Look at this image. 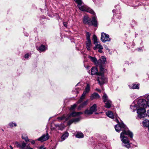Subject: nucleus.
<instances>
[{"instance_id": "nucleus-1", "label": "nucleus", "mask_w": 149, "mask_h": 149, "mask_svg": "<svg viewBox=\"0 0 149 149\" xmlns=\"http://www.w3.org/2000/svg\"><path fill=\"white\" fill-rule=\"evenodd\" d=\"M115 120L118 123V124L115 126L116 130L118 132H119L121 131H123V132L121 133L120 135V138L123 142V146L127 148H130L131 146L129 141L127 137L125 136V135H128L130 138H132L133 136V133L128 130L126 126L123 123H120L117 118L115 119Z\"/></svg>"}, {"instance_id": "nucleus-2", "label": "nucleus", "mask_w": 149, "mask_h": 149, "mask_svg": "<svg viewBox=\"0 0 149 149\" xmlns=\"http://www.w3.org/2000/svg\"><path fill=\"white\" fill-rule=\"evenodd\" d=\"M137 104L139 109L137 111L138 115L136 118L140 119L146 117V115L145 113L146 111L145 109L148 107L147 101L144 99H140L138 100Z\"/></svg>"}, {"instance_id": "nucleus-3", "label": "nucleus", "mask_w": 149, "mask_h": 149, "mask_svg": "<svg viewBox=\"0 0 149 149\" xmlns=\"http://www.w3.org/2000/svg\"><path fill=\"white\" fill-rule=\"evenodd\" d=\"M90 19L87 15L84 16L83 19V23L85 24H88L89 25H93L95 27L97 26V22L96 17L94 16L92 17L91 21H90Z\"/></svg>"}, {"instance_id": "nucleus-4", "label": "nucleus", "mask_w": 149, "mask_h": 149, "mask_svg": "<svg viewBox=\"0 0 149 149\" xmlns=\"http://www.w3.org/2000/svg\"><path fill=\"white\" fill-rule=\"evenodd\" d=\"M78 4V6L79 9L81 11H86L92 14H94V11L92 9L83 5L81 0H74Z\"/></svg>"}, {"instance_id": "nucleus-5", "label": "nucleus", "mask_w": 149, "mask_h": 149, "mask_svg": "<svg viewBox=\"0 0 149 149\" xmlns=\"http://www.w3.org/2000/svg\"><path fill=\"white\" fill-rule=\"evenodd\" d=\"M82 112H79L77 113L76 112H73L71 113L70 114L68 115L67 117H65V116H63L59 118L61 120H63L65 118V120H67L69 119V118L71 116L74 117L78 116L82 114Z\"/></svg>"}, {"instance_id": "nucleus-6", "label": "nucleus", "mask_w": 149, "mask_h": 149, "mask_svg": "<svg viewBox=\"0 0 149 149\" xmlns=\"http://www.w3.org/2000/svg\"><path fill=\"white\" fill-rule=\"evenodd\" d=\"M97 111V105L96 104H94L91 106L89 109H87L85 110L84 113L87 115H91Z\"/></svg>"}, {"instance_id": "nucleus-7", "label": "nucleus", "mask_w": 149, "mask_h": 149, "mask_svg": "<svg viewBox=\"0 0 149 149\" xmlns=\"http://www.w3.org/2000/svg\"><path fill=\"white\" fill-rule=\"evenodd\" d=\"M90 90V86L88 84H87L85 88V91L83 92V94L81 97L80 99L78 101L77 103H79L82 102L85 97V95L86 93H88Z\"/></svg>"}, {"instance_id": "nucleus-8", "label": "nucleus", "mask_w": 149, "mask_h": 149, "mask_svg": "<svg viewBox=\"0 0 149 149\" xmlns=\"http://www.w3.org/2000/svg\"><path fill=\"white\" fill-rule=\"evenodd\" d=\"M93 40L94 44L95 45V47H94L93 48L94 50H96L97 48L98 49H103L102 46L100 44L97 38H93Z\"/></svg>"}, {"instance_id": "nucleus-9", "label": "nucleus", "mask_w": 149, "mask_h": 149, "mask_svg": "<svg viewBox=\"0 0 149 149\" xmlns=\"http://www.w3.org/2000/svg\"><path fill=\"white\" fill-rule=\"evenodd\" d=\"M98 77L97 80L100 85H102L107 81L106 78L104 77V75H100Z\"/></svg>"}, {"instance_id": "nucleus-10", "label": "nucleus", "mask_w": 149, "mask_h": 149, "mask_svg": "<svg viewBox=\"0 0 149 149\" xmlns=\"http://www.w3.org/2000/svg\"><path fill=\"white\" fill-rule=\"evenodd\" d=\"M49 136L48 134L47 133L46 134L43 135L41 137L38 138V140L43 142L46 141L49 139Z\"/></svg>"}, {"instance_id": "nucleus-11", "label": "nucleus", "mask_w": 149, "mask_h": 149, "mask_svg": "<svg viewBox=\"0 0 149 149\" xmlns=\"http://www.w3.org/2000/svg\"><path fill=\"white\" fill-rule=\"evenodd\" d=\"M87 41L86 42V47L87 49L88 50H90L91 49V48L92 46L91 42L90 40V38H87Z\"/></svg>"}, {"instance_id": "nucleus-12", "label": "nucleus", "mask_w": 149, "mask_h": 149, "mask_svg": "<svg viewBox=\"0 0 149 149\" xmlns=\"http://www.w3.org/2000/svg\"><path fill=\"white\" fill-rule=\"evenodd\" d=\"M91 74L92 75H100V73H99L98 72L97 68L95 67H93L92 68L91 70Z\"/></svg>"}, {"instance_id": "nucleus-13", "label": "nucleus", "mask_w": 149, "mask_h": 149, "mask_svg": "<svg viewBox=\"0 0 149 149\" xmlns=\"http://www.w3.org/2000/svg\"><path fill=\"white\" fill-rule=\"evenodd\" d=\"M100 96L97 93H94L91 95L90 99L91 100L97 99L100 98Z\"/></svg>"}, {"instance_id": "nucleus-14", "label": "nucleus", "mask_w": 149, "mask_h": 149, "mask_svg": "<svg viewBox=\"0 0 149 149\" xmlns=\"http://www.w3.org/2000/svg\"><path fill=\"white\" fill-rule=\"evenodd\" d=\"M81 119L80 118H74L69 120L68 122V125H70L73 122H77Z\"/></svg>"}, {"instance_id": "nucleus-15", "label": "nucleus", "mask_w": 149, "mask_h": 149, "mask_svg": "<svg viewBox=\"0 0 149 149\" xmlns=\"http://www.w3.org/2000/svg\"><path fill=\"white\" fill-rule=\"evenodd\" d=\"M47 49V47H45V46L42 45L37 49L40 52H45Z\"/></svg>"}, {"instance_id": "nucleus-16", "label": "nucleus", "mask_w": 149, "mask_h": 149, "mask_svg": "<svg viewBox=\"0 0 149 149\" xmlns=\"http://www.w3.org/2000/svg\"><path fill=\"white\" fill-rule=\"evenodd\" d=\"M130 108L133 111H134L136 110H137L138 109H139L138 105L135 104L133 103L130 106Z\"/></svg>"}, {"instance_id": "nucleus-17", "label": "nucleus", "mask_w": 149, "mask_h": 149, "mask_svg": "<svg viewBox=\"0 0 149 149\" xmlns=\"http://www.w3.org/2000/svg\"><path fill=\"white\" fill-rule=\"evenodd\" d=\"M106 61V58L104 56H102L100 59L99 60L98 62L101 64H104Z\"/></svg>"}, {"instance_id": "nucleus-18", "label": "nucleus", "mask_w": 149, "mask_h": 149, "mask_svg": "<svg viewBox=\"0 0 149 149\" xmlns=\"http://www.w3.org/2000/svg\"><path fill=\"white\" fill-rule=\"evenodd\" d=\"M105 102V107L107 108H109L111 107L112 104L111 101L110 100H108Z\"/></svg>"}, {"instance_id": "nucleus-19", "label": "nucleus", "mask_w": 149, "mask_h": 149, "mask_svg": "<svg viewBox=\"0 0 149 149\" xmlns=\"http://www.w3.org/2000/svg\"><path fill=\"white\" fill-rule=\"evenodd\" d=\"M142 124L144 126L148 127L149 126V120H144L142 122Z\"/></svg>"}, {"instance_id": "nucleus-20", "label": "nucleus", "mask_w": 149, "mask_h": 149, "mask_svg": "<svg viewBox=\"0 0 149 149\" xmlns=\"http://www.w3.org/2000/svg\"><path fill=\"white\" fill-rule=\"evenodd\" d=\"M88 100H87L86 101L84 102L82 104H81L79 107L78 109L79 110L81 109V108H83V107L87 104L88 102Z\"/></svg>"}, {"instance_id": "nucleus-21", "label": "nucleus", "mask_w": 149, "mask_h": 149, "mask_svg": "<svg viewBox=\"0 0 149 149\" xmlns=\"http://www.w3.org/2000/svg\"><path fill=\"white\" fill-rule=\"evenodd\" d=\"M103 101L104 102H105L108 100H110L108 99V97L107 95L105 93H104L102 97Z\"/></svg>"}, {"instance_id": "nucleus-22", "label": "nucleus", "mask_w": 149, "mask_h": 149, "mask_svg": "<svg viewBox=\"0 0 149 149\" xmlns=\"http://www.w3.org/2000/svg\"><path fill=\"white\" fill-rule=\"evenodd\" d=\"M106 115L111 118H114V116L111 111H108L107 112Z\"/></svg>"}, {"instance_id": "nucleus-23", "label": "nucleus", "mask_w": 149, "mask_h": 149, "mask_svg": "<svg viewBox=\"0 0 149 149\" xmlns=\"http://www.w3.org/2000/svg\"><path fill=\"white\" fill-rule=\"evenodd\" d=\"M68 133L67 132H65L64 134L61 137V139L63 140H65L66 138L68 136Z\"/></svg>"}, {"instance_id": "nucleus-24", "label": "nucleus", "mask_w": 149, "mask_h": 149, "mask_svg": "<svg viewBox=\"0 0 149 149\" xmlns=\"http://www.w3.org/2000/svg\"><path fill=\"white\" fill-rule=\"evenodd\" d=\"M88 57L92 62L95 63L97 62V60L95 57H93L91 56H89Z\"/></svg>"}, {"instance_id": "nucleus-25", "label": "nucleus", "mask_w": 149, "mask_h": 149, "mask_svg": "<svg viewBox=\"0 0 149 149\" xmlns=\"http://www.w3.org/2000/svg\"><path fill=\"white\" fill-rule=\"evenodd\" d=\"M100 71L99 72L100 75H104V69L102 68V65H100Z\"/></svg>"}, {"instance_id": "nucleus-26", "label": "nucleus", "mask_w": 149, "mask_h": 149, "mask_svg": "<svg viewBox=\"0 0 149 149\" xmlns=\"http://www.w3.org/2000/svg\"><path fill=\"white\" fill-rule=\"evenodd\" d=\"M75 136L76 137L79 138H83L84 136V134L81 133H77Z\"/></svg>"}, {"instance_id": "nucleus-27", "label": "nucleus", "mask_w": 149, "mask_h": 149, "mask_svg": "<svg viewBox=\"0 0 149 149\" xmlns=\"http://www.w3.org/2000/svg\"><path fill=\"white\" fill-rule=\"evenodd\" d=\"M22 139H24L26 142L29 141L28 139V137L26 134H23L22 135Z\"/></svg>"}, {"instance_id": "nucleus-28", "label": "nucleus", "mask_w": 149, "mask_h": 149, "mask_svg": "<svg viewBox=\"0 0 149 149\" xmlns=\"http://www.w3.org/2000/svg\"><path fill=\"white\" fill-rule=\"evenodd\" d=\"M101 40L104 42L107 41H109L111 39L110 38H101Z\"/></svg>"}, {"instance_id": "nucleus-29", "label": "nucleus", "mask_w": 149, "mask_h": 149, "mask_svg": "<svg viewBox=\"0 0 149 149\" xmlns=\"http://www.w3.org/2000/svg\"><path fill=\"white\" fill-rule=\"evenodd\" d=\"M26 144L24 142H23L21 144V148L22 149H26Z\"/></svg>"}, {"instance_id": "nucleus-30", "label": "nucleus", "mask_w": 149, "mask_h": 149, "mask_svg": "<svg viewBox=\"0 0 149 149\" xmlns=\"http://www.w3.org/2000/svg\"><path fill=\"white\" fill-rule=\"evenodd\" d=\"M132 88L133 89H139V85L138 84H132Z\"/></svg>"}, {"instance_id": "nucleus-31", "label": "nucleus", "mask_w": 149, "mask_h": 149, "mask_svg": "<svg viewBox=\"0 0 149 149\" xmlns=\"http://www.w3.org/2000/svg\"><path fill=\"white\" fill-rule=\"evenodd\" d=\"M109 35L104 32L102 33L101 34V37H109Z\"/></svg>"}, {"instance_id": "nucleus-32", "label": "nucleus", "mask_w": 149, "mask_h": 149, "mask_svg": "<svg viewBox=\"0 0 149 149\" xmlns=\"http://www.w3.org/2000/svg\"><path fill=\"white\" fill-rule=\"evenodd\" d=\"M144 97L147 100V102L148 103V107H149V95H145L144 96Z\"/></svg>"}, {"instance_id": "nucleus-33", "label": "nucleus", "mask_w": 149, "mask_h": 149, "mask_svg": "<svg viewBox=\"0 0 149 149\" xmlns=\"http://www.w3.org/2000/svg\"><path fill=\"white\" fill-rule=\"evenodd\" d=\"M15 144L17 147L20 148H21V144L20 143H18L17 142H15Z\"/></svg>"}, {"instance_id": "nucleus-34", "label": "nucleus", "mask_w": 149, "mask_h": 149, "mask_svg": "<svg viewBox=\"0 0 149 149\" xmlns=\"http://www.w3.org/2000/svg\"><path fill=\"white\" fill-rule=\"evenodd\" d=\"M9 125L11 127H15L17 125L15 123H9Z\"/></svg>"}, {"instance_id": "nucleus-35", "label": "nucleus", "mask_w": 149, "mask_h": 149, "mask_svg": "<svg viewBox=\"0 0 149 149\" xmlns=\"http://www.w3.org/2000/svg\"><path fill=\"white\" fill-rule=\"evenodd\" d=\"M77 106V105L76 104H74L73 105L71 106L70 110H73Z\"/></svg>"}, {"instance_id": "nucleus-36", "label": "nucleus", "mask_w": 149, "mask_h": 149, "mask_svg": "<svg viewBox=\"0 0 149 149\" xmlns=\"http://www.w3.org/2000/svg\"><path fill=\"white\" fill-rule=\"evenodd\" d=\"M91 34L88 32H86V37H90V36Z\"/></svg>"}, {"instance_id": "nucleus-37", "label": "nucleus", "mask_w": 149, "mask_h": 149, "mask_svg": "<svg viewBox=\"0 0 149 149\" xmlns=\"http://www.w3.org/2000/svg\"><path fill=\"white\" fill-rule=\"evenodd\" d=\"M29 55L28 54H26L25 55V58H29Z\"/></svg>"}, {"instance_id": "nucleus-38", "label": "nucleus", "mask_w": 149, "mask_h": 149, "mask_svg": "<svg viewBox=\"0 0 149 149\" xmlns=\"http://www.w3.org/2000/svg\"><path fill=\"white\" fill-rule=\"evenodd\" d=\"M63 25L66 27H67V22H64L63 23Z\"/></svg>"}, {"instance_id": "nucleus-39", "label": "nucleus", "mask_w": 149, "mask_h": 149, "mask_svg": "<svg viewBox=\"0 0 149 149\" xmlns=\"http://www.w3.org/2000/svg\"><path fill=\"white\" fill-rule=\"evenodd\" d=\"M145 113L146 114V116H148L149 117V109L147 111V114L146 113Z\"/></svg>"}, {"instance_id": "nucleus-40", "label": "nucleus", "mask_w": 149, "mask_h": 149, "mask_svg": "<svg viewBox=\"0 0 149 149\" xmlns=\"http://www.w3.org/2000/svg\"><path fill=\"white\" fill-rule=\"evenodd\" d=\"M105 48L106 49V50H108V52H109L110 51L109 49L107 46L105 47Z\"/></svg>"}, {"instance_id": "nucleus-41", "label": "nucleus", "mask_w": 149, "mask_h": 149, "mask_svg": "<svg viewBox=\"0 0 149 149\" xmlns=\"http://www.w3.org/2000/svg\"><path fill=\"white\" fill-rule=\"evenodd\" d=\"M102 49H99V50H98V52H99L100 53H102Z\"/></svg>"}, {"instance_id": "nucleus-42", "label": "nucleus", "mask_w": 149, "mask_h": 149, "mask_svg": "<svg viewBox=\"0 0 149 149\" xmlns=\"http://www.w3.org/2000/svg\"><path fill=\"white\" fill-rule=\"evenodd\" d=\"M26 149H33L32 148L30 147V146H27Z\"/></svg>"}, {"instance_id": "nucleus-43", "label": "nucleus", "mask_w": 149, "mask_h": 149, "mask_svg": "<svg viewBox=\"0 0 149 149\" xmlns=\"http://www.w3.org/2000/svg\"><path fill=\"white\" fill-rule=\"evenodd\" d=\"M30 142L32 144H34L35 143V141L34 140H32Z\"/></svg>"}, {"instance_id": "nucleus-44", "label": "nucleus", "mask_w": 149, "mask_h": 149, "mask_svg": "<svg viewBox=\"0 0 149 149\" xmlns=\"http://www.w3.org/2000/svg\"><path fill=\"white\" fill-rule=\"evenodd\" d=\"M96 91H100V90L99 89H98V88H96Z\"/></svg>"}, {"instance_id": "nucleus-45", "label": "nucleus", "mask_w": 149, "mask_h": 149, "mask_svg": "<svg viewBox=\"0 0 149 149\" xmlns=\"http://www.w3.org/2000/svg\"><path fill=\"white\" fill-rule=\"evenodd\" d=\"M9 147L11 149H13V147H12V146H9Z\"/></svg>"}, {"instance_id": "nucleus-46", "label": "nucleus", "mask_w": 149, "mask_h": 149, "mask_svg": "<svg viewBox=\"0 0 149 149\" xmlns=\"http://www.w3.org/2000/svg\"><path fill=\"white\" fill-rule=\"evenodd\" d=\"M43 148V147L42 146H41L40 147V149H42Z\"/></svg>"}, {"instance_id": "nucleus-47", "label": "nucleus", "mask_w": 149, "mask_h": 149, "mask_svg": "<svg viewBox=\"0 0 149 149\" xmlns=\"http://www.w3.org/2000/svg\"><path fill=\"white\" fill-rule=\"evenodd\" d=\"M93 37L94 38V37H97L95 35H94Z\"/></svg>"}, {"instance_id": "nucleus-48", "label": "nucleus", "mask_w": 149, "mask_h": 149, "mask_svg": "<svg viewBox=\"0 0 149 149\" xmlns=\"http://www.w3.org/2000/svg\"><path fill=\"white\" fill-rule=\"evenodd\" d=\"M141 49L139 48H138L137 49V50L138 51H139Z\"/></svg>"}, {"instance_id": "nucleus-49", "label": "nucleus", "mask_w": 149, "mask_h": 149, "mask_svg": "<svg viewBox=\"0 0 149 149\" xmlns=\"http://www.w3.org/2000/svg\"><path fill=\"white\" fill-rule=\"evenodd\" d=\"M148 127V131L149 132V126Z\"/></svg>"}, {"instance_id": "nucleus-50", "label": "nucleus", "mask_w": 149, "mask_h": 149, "mask_svg": "<svg viewBox=\"0 0 149 149\" xmlns=\"http://www.w3.org/2000/svg\"><path fill=\"white\" fill-rule=\"evenodd\" d=\"M114 11H115L114 10H113V12H114Z\"/></svg>"}, {"instance_id": "nucleus-51", "label": "nucleus", "mask_w": 149, "mask_h": 149, "mask_svg": "<svg viewBox=\"0 0 149 149\" xmlns=\"http://www.w3.org/2000/svg\"><path fill=\"white\" fill-rule=\"evenodd\" d=\"M43 149H46V148H44Z\"/></svg>"}, {"instance_id": "nucleus-52", "label": "nucleus", "mask_w": 149, "mask_h": 149, "mask_svg": "<svg viewBox=\"0 0 149 149\" xmlns=\"http://www.w3.org/2000/svg\"><path fill=\"white\" fill-rule=\"evenodd\" d=\"M53 149V148H52V149Z\"/></svg>"}]
</instances>
